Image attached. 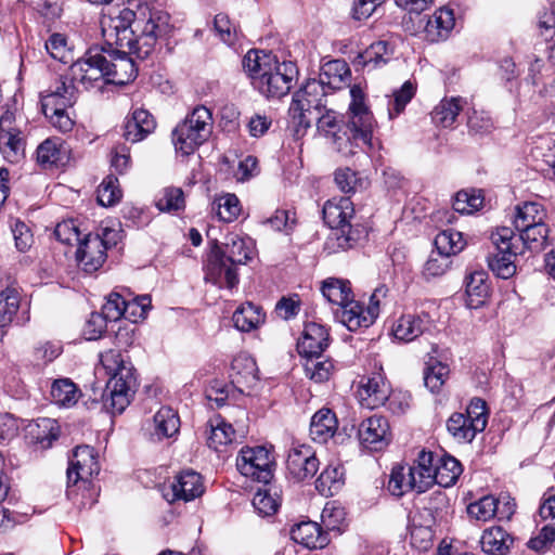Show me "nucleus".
<instances>
[{"label":"nucleus","mask_w":555,"mask_h":555,"mask_svg":"<svg viewBox=\"0 0 555 555\" xmlns=\"http://www.w3.org/2000/svg\"><path fill=\"white\" fill-rule=\"evenodd\" d=\"M467 127L469 133L483 135L492 131L493 121L487 112L473 109L467 119Z\"/></svg>","instance_id":"nucleus-63"},{"label":"nucleus","mask_w":555,"mask_h":555,"mask_svg":"<svg viewBox=\"0 0 555 555\" xmlns=\"http://www.w3.org/2000/svg\"><path fill=\"white\" fill-rule=\"evenodd\" d=\"M212 116L205 106H196L192 113L172 131V141L177 151L183 155L192 154L210 137Z\"/></svg>","instance_id":"nucleus-4"},{"label":"nucleus","mask_w":555,"mask_h":555,"mask_svg":"<svg viewBox=\"0 0 555 555\" xmlns=\"http://www.w3.org/2000/svg\"><path fill=\"white\" fill-rule=\"evenodd\" d=\"M106 83L126 85L137 77L138 69L129 53L105 47Z\"/></svg>","instance_id":"nucleus-15"},{"label":"nucleus","mask_w":555,"mask_h":555,"mask_svg":"<svg viewBox=\"0 0 555 555\" xmlns=\"http://www.w3.org/2000/svg\"><path fill=\"white\" fill-rule=\"evenodd\" d=\"M434 244L439 255L449 258L462 251L466 241L461 232L446 229L436 235Z\"/></svg>","instance_id":"nucleus-44"},{"label":"nucleus","mask_w":555,"mask_h":555,"mask_svg":"<svg viewBox=\"0 0 555 555\" xmlns=\"http://www.w3.org/2000/svg\"><path fill=\"white\" fill-rule=\"evenodd\" d=\"M433 453L423 450L418 453L416 464L410 465V468L413 469L414 475L418 479L420 490H428L434 486L433 472L436 466L433 465Z\"/></svg>","instance_id":"nucleus-51"},{"label":"nucleus","mask_w":555,"mask_h":555,"mask_svg":"<svg viewBox=\"0 0 555 555\" xmlns=\"http://www.w3.org/2000/svg\"><path fill=\"white\" fill-rule=\"evenodd\" d=\"M296 76L297 68L294 63H279L275 60L268 69L256 77L254 87L268 99H280L289 92Z\"/></svg>","instance_id":"nucleus-9"},{"label":"nucleus","mask_w":555,"mask_h":555,"mask_svg":"<svg viewBox=\"0 0 555 555\" xmlns=\"http://www.w3.org/2000/svg\"><path fill=\"white\" fill-rule=\"evenodd\" d=\"M236 414L238 415V418L234 421L236 428L220 415L209 421L210 434L207 438L209 448L218 451L220 447L231 443L235 439L237 431L241 436H244L246 412L243 409H236Z\"/></svg>","instance_id":"nucleus-13"},{"label":"nucleus","mask_w":555,"mask_h":555,"mask_svg":"<svg viewBox=\"0 0 555 555\" xmlns=\"http://www.w3.org/2000/svg\"><path fill=\"white\" fill-rule=\"evenodd\" d=\"M327 90L315 79L308 80L293 95L288 114L296 133L307 130L312 124V116L326 107Z\"/></svg>","instance_id":"nucleus-5"},{"label":"nucleus","mask_w":555,"mask_h":555,"mask_svg":"<svg viewBox=\"0 0 555 555\" xmlns=\"http://www.w3.org/2000/svg\"><path fill=\"white\" fill-rule=\"evenodd\" d=\"M227 260L234 264H245L253 258L254 244L251 238L242 237L236 233L225 236L224 243L220 246Z\"/></svg>","instance_id":"nucleus-27"},{"label":"nucleus","mask_w":555,"mask_h":555,"mask_svg":"<svg viewBox=\"0 0 555 555\" xmlns=\"http://www.w3.org/2000/svg\"><path fill=\"white\" fill-rule=\"evenodd\" d=\"M231 382L240 387H251L258 380V367L256 361L246 353L237 354L231 363Z\"/></svg>","instance_id":"nucleus-33"},{"label":"nucleus","mask_w":555,"mask_h":555,"mask_svg":"<svg viewBox=\"0 0 555 555\" xmlns=\"http://www.w3.org/2000/svg\"><path fill=\"white\" fill-rule=\"evenodd\" d=\"M488 279L485 271H475L466 278V305L469 309H478L486 304L490 296Z\"/></svg>","instance_id":"nucleus-32"},{"label":"nucleus","mask_w":555,"mask_h":555,"mask_svg":"<svg viewBox=\"0 0 555 555\" xmlns=\"http://www.w3.org/2000/svg\"><path fill=\"white\" fill-rule=\"evenodd\" d=\"M216 204L217 215L220 220L232 222L240 216L241 205L235 194H225L220 196Z\"/></svg>","instance_id":"nucleus-61"},{"label":"nucleus","mask_w":555,"mask_h":555,"mask_svg":"<svg viewBox=\"0 0 555 555\" xmlns=\"http://www.w3.org/2000/svg\"><path fill=\"white\" fill-rule=\"evenodd\" d=\"M274 466L271 451L263 446L245 447L236 459V467L243 476L264 485L272 479Z\"/></svg>","instance_id":"nucleus-8"},{"label":"nucleus","mask_w":555,"mask_h":555,"mask_svg":"<svg viewBox=\"0 0 555 555\" xmlns=\"http://www.w3.org/2000/svg\"><path fill=\"white\" fill-rule=\"evenodd\" d=\"M69 149L61 138H49L37 147V162L43 168L65 166Z\"/></svg>","instance_id":"nucleus-23"},{"label":"nucleus","mask_w":555,"mask_h":555,"mask_svg":"<svg viewBox=\"0 0 555 555\" xmlns=\"http://www.w3.org/2000/svg\"><path fill=\"white\" fill-rule=\"evenodd\" d=\"M500 500H496L492 495H486L480 500L470 503L467 506V513L472 518L481 521H488L492 517H494L498 513L500 514V518H509L514 513L515 504L511 502H506L504 504L503 511H500Z\"/></svg>","instance_id":"nucleus-28"},{"label":"nucleus","mask_w":555,"mask_h":555,"mask_svg":"<svg viewBox=\"0 0 555 555\" xmlns=\"http://www.w3.org/2000/svg\"><path fill=\"white\" fill-rule=\"evenodd\" d=\"M54 235L57 241L66 245H78L82 240L79 228L73 220H66L57 223L54 230Z\"/></svg>","instance_id":"nucleus-64"},{"label":"nucleus","mask_w":555,"mask_h":555,"mask_svg":"<svg viewBox=\"0 0 555 555\" xmlns=\"http://www.w3.org/2000/svg\"><path fill=\"white\" fill-rule=\"evenodd\" d=\"M305 358L307 359L305 363V371L307 376H309L315 383H323L328 380L334 370L332 360L325 359L321 361L320 358L317 357Z\"/></svg>","instance_id":"nucleus-55"},{"label":"nucleus","mask_w":555,"mask_h":555,"mask_svg":"<svg viewBox=\"0 0 555 555\" xmlns=\"http://www.w3.org/2000/svg\"><path fill=\"white\" fill-rule=\"evenodd\" d=\"M109 322L118 321L120 318L129 317V305L118 293L108 295L101 311Z\"/></svg>","instance_id":"nucleus-59"},{"label":"nucleus","mask_w":555,"mask_h":555,"mask_svg":"<svg viewBox=\"0 0 555 555\" xmlns=\"http://www.w3.org/2000/svg\"><path fill=\"white\" fill-rule=\"evenodd\" d=\"M167 20V15L162 14L160 12L151 13L146 21L138 20L140 22V27H135V30L140 31L138 37L143 48V50L139 52L140 59L147 57L156 39L166 33Z\"/></svg>","instance_id":"nucleus-22"},{"label":"nucleus","mask_w":555,"mask_h":555,"mask_svg":"<svg viewBox=\"0 0 555 555\" xmlns=\"http://www.w3.org/2000/svg\"><path fill=\"white\" fill-rule=\"evenodd\" d=\"M124 137L131 143L144 140L149 134L154 132L156 121L152 114L143 108H137L125 122Z\"/></svg>","instance_id":"nucleus-24"},{"label":"nucleus","mask_w":555,"mask_h":555,"mask_svg":"<svg viewBox=\"0 0 555 555\" xmlns=\"http://www.w3.org/2000/svg\"><path fill=\"white\" fill-rule=\"evenodd\" d=\"M455 25L454 13L451 9L440 8L426 20L423 27L426 38L431 42L446 40Z\"/></svg>","instance_id":"nucleus-26"},{"label":"nucleus","mask_w":555,"mask_h":555,"mask_svg":"<svg viewBox=\"0 0 555 555\" xmlns=\"http://www.w3.org/2000/svg\"><path fill=\"white\" fill-rule=\"evenodd\" d=\"M395 49L388 41L373 42L353 59L356 70H374L386 65L393 56Z\"/></svg>","instance_id":"nucleus-21"},{"label":"nucleus","mask_w":555,"mask_h":555,"mask_svg":"<svg viewBox=\"0 0 555 555\" xmlns=\"http://www.w3.org/2000/svg\"><path fill=\"white\" fill-rule=\"evenodd\" d=\"M343 473L338 467H326L318 477L315 488L322 495H333L343 485Z\"/></svg>","instance_id":"nucleus-54"},{"label":"nucleus","mask_w":555,"mask_h":555,"mask_svg":"<svg viewBox=\"0 0 555 555\" xmlns=\"http://www.w3.org/2000/svg\"><path fill=\"white\" fill-rule=\"evenodd\" d=\"M330 345V333L327 328L319 323H308L305 326L302 336L297 343V349L302 357L321 358L322 352Z\"/></svg>","instance_id":"nucleus-20"},{"label":"nucleus","mask_w":555,"mask_h":555,"mask_svg":"<svg viewBox=\"0 0 555 555\" xmlns=\"http://www.w3.org/2000/svg\"><path fill=\"white\" fill-rule=\"evenodd\" d=\"M517 231L519 235H515L514 242L517 245L519 242L521 243L522 247L520 249L524 250V248H528L533 251L543 249L548 235V228L544 221L535 223L534 225L525 227Z\"/></svg>","instance_id":"nucleus-39"},{"label":"nucleus","mask_w":555,"mask_h":555,"mask_svg":"<svg viewBox=\"0 0 555 555\" xmlns=\"http://www.w3.org/2000/svg\"><path fill=\"white\" fill-rule=\"evenodd\" d=\"M155 205L160 211L165 212L182 210L185 207L184 193L180 188H165L157 195Z\"/></svg>","instance_id":"nucleus-52"},{"label":"nucleus","mask_w":555,"mask_h":555,"mask_svg":"<svg viewBox=\"0 0 555 555\" xmlns=\"http://www.w3.org/2000/svg\"><path fill=\"white\" fill-rule=\"evenodd\" d=\"M153 423L154 430L152 433V438L157 441L173 437L180 429L179 415L169 406L160 408L154 415Z\"/></svg>","instance_id":"nucleus-37"},{"label":"nucleus","mask_w":555,"mask_h":555,"mask_svg":"<svg viewBox=\"0 0 555 555\" xmlns=\"http://www.w3.org/2000/svg\"><path fill=\"white\" fill-rule=\"evenodd\" d=\"M292 539L309 548H321L327 543V534L323 532L318 522L308 520L293 526Z\"/></svg>","instance_id":"nucleus-35"},{"label":"nucleus","mask_w":555,"mask_h":555,"mask_svg":"<svg viewBox=\"0 0 555 555\" xmlns=\"http://www.w3.org/2000/svg\"><path fill=\"white\" fill-rule=\"evenodd\" d=\"M21 296L17 289L8 287L0 293V318L11 324L20 308Z\"/></svg>","instance_id":"nucleus-57"},{"label":"nucleus","mask_w":555,"mask_h":555,"mask_svg":"<svg viewBox=\"0 0 555 555\" xmlns=\"http://www.w3.org/2000/svg\"><path fill=\"white\" fill-rule=\"evenodd\" d=\"M424 332V322L421 318L402 315L393 325L392 334L398 340L411 341Z\"/></svg>","instance_id":"nucleus-49"},{"label":"nucleus","mask_w":555,"mask_h":555,"mask_svg":"<svg viewBox=\"0 0 555 555\" xmlns=\"http://www.w3.org/2000/svg\"><path fill=\"white\" fill-rule=\"evenodd\" d=\"M204 492L202 477L194 470H183L176 476L172 483L165 489L164 498L173 503L178 500L189 502L198 498Z\"/></svg>","instance_id":"nucleus-16"},{"label":"nucleus","mask_w":555,"mask_h":555,"mask_svg":"<svg viewBox=\"0 0 555 555\" xmlns=\"http://www.w3.org/2000/svg\"><path fill=\"white\" fill-rule=\"evenodd\" d=\"M350 78V68L344 60H332L321 66L319 80L326 90H340Z\"/></svg>","instance_id":"nucleus-29"},{"label":"nucleus","mask_w":555,"mask_h":555,"mask_svg":"<svg viewBox=\"0 0 555 555\" xmlns=\"http://www.w3.org/2000/svg\"><path fill=\"white\" fill-rule=\"evenodd\" d=\"M462 474L461 463L453 456L446 455L433 472L434 485L448 488L453 486Z\"/></svg>","instance_id":"nucleus-41"},{"label":"nucleus","mask_w":555,"mask_h":555,"mask_svg":"<svg viewBox=\"0 0 555 555\" xmlns=\"http://www.w3.org/2000/svg\"><path fill=\"white\" fill-rule=\"evenodd\" d=\"M414 94L415 87L411 81H405L399 90L395 91L388 103L389 118L392 119L401 114Z\"/></svg>","instance_id":"nucleus-58"},{"label":"nucleus","mask_w":555,"mask_h":555,"mask_svg":"<svg viewBox=\"0 0 555 555\" xmlns=\"http://www.w3.org/2000/svg\"><path fill=\"white\" fill-rule=\"evenodd\" d=\"M351 102L349 105V117L343 130L337 113L332 109H324V113H317L312 121H317V129L321 135L330 139L336 151L344 156H351L356 153L354 147L365 145L372 147V137L375 121L372 113L364 104V93L359 86L350 89Z\"/></svg>","instance_id":"nucleus-1"},{"label":"nucleus","mask_w":555,"mask_h":555,"mask_svg":"<svg viewBox=\"0 0 555 555\" xmlns=\"http://www.w3.org/2000/svg\"><path fill=\"white\" fill-rule=\"evenodd\" d=\"M514 230L502 227L492 234V242L496 246V254L488 257V266L490 270L501 279H509L516 273V264L514 258L518 254H522V249L514 242Z\"/></svg>","instance_id":"nucleus-6"},{"label":"nucleus","mask_w":555,"mask_h":555,"mask_svg":"<svg viewBox=\"0 0 555 555\" xmlns=\"http://www.w3.org/2000/svg\"><path fill=\"white\" fill-rule=\"evenodd\" d=\"M358 395L362 406L373 410L385 404L390 387L380 373H374L361 380Z\"/></svg>","instance_id":"nucleus-19"},{"label":"nucleus","mask_w":555,"mask_h":555,"mask_svg":"<svg viewBox=\"0 0 555 555\" xmlns=\"http://www.w3.org/2000/svg\"><path fill=\"white\" fill-rule=\"evenodd\" d=\"M514 542V537L500 526L483 530L479 540L482 552L488 555H506Z\"/></svg>","instance_id":"nucleus-25"},{"label":"nucleus","mask_w":555,"mask_h":555,"mask_svg":"<svg viewBox=\"0 0 555 555\" xmlns=\"http://www.w3.org/2000/svg\"><path fill=\"white\" fill-rule=\"evenodd\" d=\"M320 462L309 446L293 447L287 455L288 474L297 481L312 478L319 470Z\"/></svg>","instance_id":"nucleus-14"},{"label":"nucleus","mask_w":555,"mask_h":555,"mask_svg":"<svg viewBox=\"0 0 555 555\" xmlns=\"http://www.w3.org/2000/svg\"><path fill=\"white\" fill-rule=\"evenodd\" d=\"M514 225L516 230L544 221L546 210L538 202H525L516 207Z\"/></svg>","instance_id":"nucleus-43"},{"label":"nucleus","mask_w":555,"mask_h":555,"mask_svg":"<svg viewBox=\"0 0 555 555\" xmlns=\"http://www.w3.org/2000/svg\"><path fill=\"white\" fill-rule=\"evenodd\" d=\"M275 61L270 53L258 50H249L243 59V68L251 78L253 83L258 75L269 68Z\"/></svg>","instance_id":"nucleus-50"},{"label":"nucleus","mask_w":555,"mask_h":555,"mask_svg":"<svg viewBox=\"0 0 555 555\" xmlns=\"http://www.w3.org/2000/svg\"><path fill=\"white\" fill-rule=\"evenodd\" d=\"M450 370L439 361L427 364L424 370V385L433 392H439L444 385Z\"/></svg>","instance_id":"nucleus-53"},{"label":"nucleus","mask_w":555,"mask_h":555,"mask_svg":"<svg viewBox=\"0 0 555 555\" xmlns=\"http://www.w3.org/2000/svg\"><path fill=\"white\" fill-rule=\"evenodd\" d=\"M101 25L107 49L126 51L139 56L143 48L135 27H140V22L132 10L124 9L117 16L103 18Z\"/></svg>","instance_id":"nucleus-3"},{"label":"nucleus","mask_w":555,"mask_h":555,"mask_svg":"<svg viewBox=\"0 0 555 555\" xmlns=\"http://www.w3.org/2000/svg\"><path fill=\"white\" fill-rule=\"evenodd\" d=\"M449 434L459 442H472L480 430H475V426L466 420L463 413H453L447 421Z\"/></svg>","instance_id":"nucleus-48"},{"label":"nucleus","mask_w":555,"mask_h":555,"mask_svg":"<svg viewBox=\"0 0 555 555\" xmlns=\"http://www.w3.org/2000/svg\"><path fill=\"white\" fill-rule=\"evenodd\" d=\"M0 151L3 157L11 164H17L25 154V143L21 137V131L0 130Z\"/></svg>","instance_id":"nucleus-42"},{"label":"nucleus","mask_w":555,"mask_h":555,"mask_svg":"<svg viewBox=\"0 0 555 555\" xmlns=\"http://www.w3.org/2000/svg\"><path fill=\"white\" fill-rule=\"evenodd\" d=\"M78 266L86 273L98 271L106 260V250L100 234L88 233L78 244L76 251Z\"/></svg>","instance_id":"nucleus-17"},{"label":"nucleus","mask_w":555,"mask_h":555,"mask_svg":"<svg viewBox=\"0 0 555 555\" xmlns=\"http://www.w3.org/2000/svg\"><path fill=\"white\" fill-rule=\"evenodd\" d=\"M28 434L34 442L48 449L59 438L60 427L55 420L42 417L28 425Z\"/></svg>","instance_id":"nucleus-38"},{"label":"nucleus","mask_w":555,"mask_h":555,"mask_svg":"<svg viewBox=\"0 0 555 555\" xmlns=\"http://www.w3.org/2000/svg\"><path fill=\"white\" fill-rule=\"evenodd\" d=\"M418 487V479L410 465H397L391 469L387 489L392 495L400 498L410 491L417 493L426 491L420 490Z\"/></svg>","instance_id":"nucleus-31"},{"label":"nucleus","mask_w":555,"mask_h":555,"mask_svg":"<svg viewBox=\"0 0 555 555\" xmlns=\"http://www.w3.org/2000/svg\"><path fill=\"white\" fill-rule=\"evenodd\" d=\"M338 428L335 413L330 409H321L314 413L310 423V436L318 443H325Z\"/></svg>","instance_id":"nucleus-36"},{"label":"nucleus","mask_w":555,"mask_h":555,"mask_svg":"<svg viewBox=\"0 0 555 555\" xmlns=\"http://www.w3.org/2000/svg\"><path fill=\"white\" fill-rule=\"evenodd\" d=\"M117 179L108 176L98 188V202L104 207L113 206L121 197V191L119 190Z\"/></svg>","instance_id":"nucleus-62"},{"label":"nucleus","mask_w":555,"mask_h":555,"mask_svg":"<svg viewBox=\"0 0 555 555\" xmlns=\"http://www.w3.org/2000/svg\"><path fill=\"white\" fill-rule=\"evenodd\" d=\"M358 435L364 448L372 451L382 450L390 440L387 418L373 415L362 421L359 426Z\"/></svg>","instance_id":"nucleus-18"},{"label":"nucleus","mask_w":555,"mask_h":555,"mask_svg":"<svg viewBox=\"0 0 555 555\" xmlns=\"http://www.w3.org/2000/svg\"><path fill=\"white\" fill-rule=\"evenodd\" d=\"M483 204L480 191H460L456 193L452 207L460 214H472L478 210Z\"/></svg>","instance_id":"nucleus-56"},{"label":"nucleus","mask_w":555,"mask_h":555,"mask_svg":"<svg viewBox=\"0 0 555 555\" xmlns=\"http://www.w3.org/2000/svg\"><path fill=\"white\" fill-rule=\"evenodd\" d=\"M106 65L105 46L91 47L82 57L70 65L68 76L74 82L90 89L100 82L106 83Z\"/></svg>","instance_id":"nucleus-7"},{"label":"nucleus","mask_w":555,"mask_h":555,"mask_svg":"<svg viewBox=\"0 0 555 555\" xmlns=\"http://www.w3.org/2000/svg\"><path fill=\"white\" fill-rule=\"evenodd\" d=\"M100 361L111 376L107 383L108 398L104 399V405L113 414L122 413L130 403L137 385L132 366L127 364L118 350H107L101 354Z\"/></svg>","instance_id":"nucleus-2"},{"label":"nucleus","mask_w":555,"mask_h":555,"mask_svg":"<svg viewBox=\"0 0 555 555\" xmlns=\"http://www.w3.org/2000/svg\"><path fill=\"white\" fill-rule=\"evenodd\" d=\"M99 472L100 465L94 449L89 446L77 447L67 468L68 483L76 485L78 481H87Z\"/></svg>","instance_id":"nucleus-12"},{"label":"nucleus","mask_w":555,"mask_h":555,"mask_svg":"<svg viewBox=\"0 0 555 555\" xmlns=\"http://www.w3.org/2000/svg\"><path fill=\"white\" fill-rule=\"evenodd\" d=\"M50 395L55 404L69 408L77 403L80 391L69 378H60L52 383Z\"/></svg>","instance_id":"nucleus-46"},{"label":"nucleus","mask_w":555,"mask_h":555,"mask_svg":"<svg viewBox=\"0 0 555 555\" xmlns=\"http://www.w3.org/2000/svg\"><path fill=\"white\" fill-rule=\"evenodd\" d=\"M336 315L351 332L359 328H366L373 324L370 312H367L366 308L359 301L353 300V297L339 308Z\"/></svg>","instance_id":"nucleus-34"},{"label":"nucleus","mask_w":555,"mask_h":555,"mask_svg":"<svg viewBox=\"0 0 555 555\" xmlns=\"http://www.w3.org/2000/svg\"><path fill=\"white\" fill-rule=\"evenodd\" d=\"M322 212L325 223L337 230L353 217L354 209L349 197H333L326 201Z\"/></svg>","instance_id":"nucleus-30"},{"label":"nucleus","mask_w":555,"mask_h":555,"mask_svg":"<svg viewBox=\"0 0 555 555\" xmlns=\"http://www.w3.org/2000/svg\"><path fill=\"white\" fill-rule=\"evenodd\" d=\"M487 403L481 398H473L466 409V420L475 426V430L483 431L488 424Z\"/></svg>","instance_id":"nucleus-60"},{"label":"nucleus","mask_w":555,"mask_h":555,"mask_svg":"<svg viewBox=\"0 0 555 555\" xmlns=\"http://www.w3.org/2000/svg\"><path fill=\"white\" fill-rule=\"evenodd\" d=\"M264 318L266 314L260 307L246 302L235 310L233 322L238 331L250 332L262 324Z\"/></svg>","instance_id":"nucleus-40"},{"label":"nucleus","mask_w":555,"mask_h":555,"mask_svg":"<svg viewBox=\"0 0 555 555\" xmlns=\"http://www.w3.org/2000/svg\"><path fill=\"white\" fill-rule=\"evenodd\" d=\"M77 101V88L72 78L67 75L61 76L54 86L41 93L40 102L43 114L49 111H65L72 107Z\"/></svg>","instance_id":"nucleus-11"},{"label":"nucleus","mask_w":555,"mask_h":555,"mask_svg":"<svg viewBox=\"0 0 555 555\" xmlns=\"http://www.w3.org/2000/svg\"><path fill=\"white\" fill-rule=\"evenodd\" d=\"M205 280L219 287L233 288L238 283L236 267L231 264L218 244H215L207 256Z\"/></svg>","instance_id":"nucleus-10"},{"label":"nucleus","mask_w":555,"mask_h":555,"mask_svg":"<svg viewBox=\"0 0 555 555\" xmlns=\"http://www.w3.org/2000/svg\"><path fill=\"white\" fill-rule=\"evenodd\" d=\"M461 102L460 98L442 99L431 112L433 121L443 128L451 127L463 108Z\"/></svg>","instance_id":"nucleus-45"},{"label":"nucleus","mask_w":555,"mask_h":555,"mask_svg":"<svg viewBox=\"0 0 555 555\" xmlns=\"http://www.w3.org/2000/svg\"><path fill=\"white\" fill-rule=\"evenodd\" d=\"M322 294L328 302L339 306V308L353 297L350 282L330 278L322 284Z\"/></svg>","instance_id":"nucleus-47"}]
</instances>
